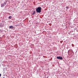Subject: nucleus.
Returning <instances> with one entry per match:
<instances>
[{
	"label": "nucleus",
	"instance_id": "1",
	"mask_svg": "<svg viewBox=\"0 0 78 78\" xmlns=\"http://www.w3.org/2000/svg\"><path fill=\"white\" fill-rule=\"evenodd\" d=\"M36 12L37 13H40L41 12V7H38L36 9Z\"/></svg>",
	"mask_w": 78,
	"mask_h": 78
},
{
	"label": "nucleus",
	"instance_id": "2",
	"mask_svg": "<svg viewBox=\"0 0 78 78\" xmlns=\"http://www.w3.org/2000/svg\"><path fill=\"white\" fill-rule=\"evenodd\" d=\"M6 5V3L4 2L3 4H2L1 5V7H3L5 5Z\"/></svg>",
	"mask_w": 78,
	"mask_h": 78
},
{
	"label": "nucleus",
	"instance_id": "3",
	"mask_svg": "<svg viewBox=\"0 0 78 78\" xmlns=\"http://www.w3.org/2000/svg\"><path fill=\"white\" fill-rule=\"evenodd\" d=\"M57 58L58 59H60L61 60H62L63 59L62 57H60V56H59V57L58 56L57 57Z\"/></svg>",
	"mask_w": 78,
	"mask_h": 78
},
{
	"label": "nucleus",
	"instance_id": "4",
	"mask_svg": "<svg viewBox=\"0 0 78 78\" xmlns=\"http://www.w3.org/2000/svg\"><path fill=\"white\" fill-rule=\"evenodd\" d=\"M14 28V27L12 26H9V29H11L14 30L13 28Z\"/></svg>",
	"mask_w": 78,
	"mask_h": 78
},
{
	"label": "nucleus",
	"instance_id": "5",
	"mask_svg": "<svg viewBox=\"0 0 78 78\" xmlns=\"http://www.w3.org/2000/svg\"><path fill=\"white\" fill-rule=\"evenodd\" d=\"M36 12H35V11H34L33 12V13H32V15H34L35 13Z\"/></svg>",
	"mask_w": 78,
	"mask_h": 78
},
{
	"label": "nucleus",
	"instance_id": "6",
	"mask_svg": "<svg viewBox=\"0 0 78 78\" xmlns=\"http://www.w3.org/2000/svg\"><path fill=\"white\" fill-rule=\"evenodd\" d=\"M12 18V17L11 16H10L9 17V19H11Z\"/></svg>",
	"mask_w": 78,
	"mask_h": 78
},
{
	"label": "nucleus",
	"instance_id": "7",
	"mask_svg": "<svg viewBox=\"0 0 78 78\" xmlns=\"http://www.w3.org/2000/svg\"><path fill=\"white\" fill-rule=\"evenodd\" d=\"M69 7L68 6H67L66 7V9H69Z\"/></svg>",
	"mask_w": 78,
	"mask_h": 78
},
{
	"label": "nucleus",
	"instance_id": "8",
	"mask_svg": "<svg viewBox=\"0 0 78 78\" xmlns=\"http://www.w3.org/2000/svg\"><path fill=\"white\" fill-rule=\"evenodd\" d=\"M1 74H0V77H1Z\"/></svg>",
	"mask_w": 78,
	"mask_h": 78
},
{
	"label": "nucleus",
	"instance_id": "9",
	"mask_svg": "<svg viewBox=\"0 0 78 78\" xmlns=\"http://www.w3.org/2000/svg\"><path fill=\"white\" fill-rule=\"evenodd\" d=\"M3 78H5L4 77H3Z\"/></svg>",
	"mask_w": 78,
	"mask_h": 78
}]
</instances>
